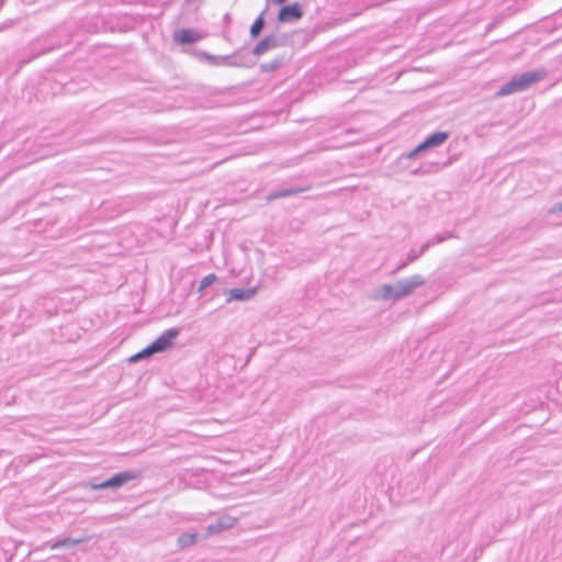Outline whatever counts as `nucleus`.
<instances>
[{"mask_svg":"<svg viewBox=\"0 0 562 562\" xmlns=\"http://www.w3.org/2000/svg\"><path fill=\"white\" fill-rule=\"evenodd\" d=\"M136 477V474L130 471L119 472L111 476L110 479L100 482V483H89L88 487L90 490L97 491V490H106V488H120L127 482L134 480Z\"/></svg>","mask_w":562,"mask_h":562,"instance_id":"3","label":"nucleus"},{"mask_svg":"<svg viewBox=\"0 0 562 562\" xmlns=\"http://www.w3.org/2000/svg\"><path fill=\"white\" fill-rule=\"evenodd\" d=\"M428 145L426 144V140L422 142L415 149V153L419 154L426 149H428Z\"/></svg>","mask_w":562,"mask_h":562,"instance_id":"24","label":"nucleus"},{"mask_svg":"<svg viewBox=\"0 0 562 562\" xmlns=\"http://www.w3.org/2000/svg\"><path fill=\"white\" fill-rule=\"evenodd\" d=\"M198 541V533H182L178 537L177 543L179 549H186L192 547Z\"/></svg>","mask_w":562,"mask_h":562,"instance_id":"13","label":"nucleus"},{"mask_svg":"<svg viewBox=\"0 0 562 562\" xmlns=\"http://www.w3.org/2000/svg\"><path fill=\"white\" fill-rule=\"evenodd\" d=\"M307 188L304 187H295V188H289V189H281L270 192L268 195V200H277L281 198H286L291 195H295L302 192H305Z\"/></svg>","mask_w":562,"mask_h":562,"instance_id":"10","label":"nucleus"},{"mask_svg":"<svg viewBox=\"0 0 562 562\" xmlns=\"http://www.w3.org/2000/svg\"><path fill=\"white\" fill-rule=\"evenodd\" d=\"M282 65H283V58L282 57L274 58L273 60H271L269 63L261 64L260 65V69H261L262 72H270V71L277 70Z\"/></svg>","mask_w":562,"mask_h":562,"instance_id":"16","label":"nucleus"},{"mask_svg":"<svg viewBox=\"0 0 562 562\" xmlns=\"http://www.w3.org/2000/svg\"><path fill=\"white\" fill-rule=\"evenodd\" d=\"M217 277L214 274V273H210L207 276H205L201 282H200V285L198 288V291L199 292H202L203 290H205L207 286H210L211 284H213L215 281H216Z\"/></svg>","mask_w":562,"mask_h":562,"instance_id":"18","label":"nucleus"},{"mask_svg":"<svg viewBox=\"0 0 562 562\" xmlns=\"http://www.w3.org/2000/svg\"><path fill=\"white\" fill-rule=\"evenodd\" d=\"M417 153H415V149L411 150L409 153L406 154V158L408 159H414L417 157Z\"/></svg>","mask_w":562,"mask_h":562,"instance_id":"26","label":"nucleus"},{"mask_svg":"<svg viewBox=\"0 0 562 562\" xmlns=\"http://www.w3.org/2000/svg\"><path fill=\"white\" fill-rule=\"evenodd\" d=\"M257 293V288H248V289H241V288H234L231 289L228 292V299L227 302L232 301H249L251 300Z\"/></svg>","mask_w":562,"mask_h":562,"instance_id":"7","label":"nucleus"},{"mask_svg":"<svg viewBox=\"0 0 562 562\" xmlns=\"http://www.w3.org/2000/svg\"><path fill=\"white\" fill-rule=\"evenodd\" d=\"M420 257L417 250L412 249L407 255V261L414 262Z\"/></svg>","mask_w":562,"mask_h":562,"instance_id":"21","label":"nucleus"},{"mask_svg":"<svg viewBox=\"0 0 562 562\" xmlns=\"http://www.w3.org/2000/svg\"><path fill=\"white\" fill-rule=\"evenodd\" d=\"M426 280L420 274H413L408 278L401 279L396 284V297L400 300L411 295L416 289L423 286Z\"/></svg>","mask_w":562,"mask_h":562,"instance_id":"4","label":"nucleus"},{"mask_svg":"<svg viewBox=\"0 0 562 562\" xmlns=\"http://www.w3.org/2000/svg\"><path fill=\"white\" fill-rule=\"evenodd\" d=\"M546 76L547 70L544 68L526 71L519 76H515L499 88L497 95H508L525 91L544 79Z\"/></svg>","mask_w":562,"mask_h":562,"instance_id":"1","label":"nucleus"},{"mask_svg":"<svg viewBox=\"0 0 562 562\" xmlns=\"http://www.w3.org/2000/svg\"><path fill=\"white\" fill-rule=\"evenodd\" d=\"M279 45L280 42L276 35H268L258 42L252 49V54L260 56L270 49L277 48Z\"/></svg>","mask_w":562,"mask_h":562,"instance_id":"6","label":"nucleus"},{"mask_svg":"<svg viewBox=\"0 0 562 562\" xmlns=\"http://www.w3.org/2000/svg\"><path fill=\"white\" fill-rule=\"evenodd\" d=\"M148 356H151V353H147V352H146V348H145V349H143L142 351H139V352L135 353L134 356H132V357L130 358V361H131V362H135V361H137V360H139V359H143V358H145V357H148Z\"/></svg>","mask_w":562,"mask_h":562,"instance_id":"20","label":"nucleus"},{"mask_svg":"<svg viewBox=\"0 0 562 562\" xmlns=\"http://www.w3.org/2000/svg\"><path fill=\"white\" fill-rule=\"evenodd\" d=\"M90 537H82V538H65L63 540H57L53 542H47L46 546L49 547L52 550L60 549V548H71L77 544H81L86 542Z\"/></svg>","mask_w":562,"mask_h":562,"instance_id":"8","label":"nucleus"},{"mask_svg":"<svg viewBox=\"0 0 562 562\" xmlns=\"http://www.w3.org/2000/svg\"><path fill=\"white\" fill-rule=\"evenodd\" d=\"M205 58L211 61L213 65L220 66V65H232L228 60L231 56H213L205 54Z\"/></svg>","mask_w":562,"mask_h":562,"instance_id":"17","label":"nucleus"},{"mask_svg":"<svg viewBox=\"0 0 562 562\" xmlns=\"http://www.w3.org/2000/svg\"><path fill=\"white\" fill-rule=\"evenodd\" d=\"M428 145L426 144V140L422 142L415 149V153L419 154L426 149H428Z\"/></svg>","mask_w":562,"mask_h":562,"instance_id":"23","label":"nucleus"},{"mask_svg":"<svg viewBox=\"0 0 562 562\" xmlns=\"http://www.w3.org/2000/svg\"><path fill=\"white\" fill-rule=\"evenodd\" d=\"M231 519H220L214 524H211L207 526V533L209 535H215L218 533L225 529H228L233 526V524L229 521Z\"/></svg>","mask_w":562,"mask_h":562,"instance_id":"14","label":"nucleus"},{"mask_svg":"<svg viewBox=\"0 0 562 562\" xmlns=\"http://www.w3.org/2000/svg\"><path fill=\"white\" fill-rule=\"evenodd\" d=\"M430 247L431 245L429 244V241H427L424 245H422L420 249L417 251L420 256H423Z\"/></svg>","mask_w":562,"mask_h":562,"instance_id":"25","label":"nucleus"},{"mask_svg":"<svg viewBox=\"0 0 562 562\" xmlns=\"http://www.w3.org/2000/svg\"><path fill=\"white\" fill-rule=\"evenodd\" d=\"M453 237L452 234L448 233V234H445V235H436L434 236L431 239H429V244L432 246L437 245V244H440L445 240H447L448 238H451Z\"/></svg>","mask_w":562,"mask_h":562,"instance_id":"19","label":"nucleus"},{"mask_svg":"<svg viewBox=\"0 0 562 562\" xmlns=\"http://www.w3.org/2000/svg\"><path fill=\"white\" fill-rule=\"evenodd\" d=\"M381 299L382 300H393V301H398L400 297H396V284L392 285V284H383L382 288H381Z\"/></svg>","mask_w":562,"mask_h":562,"instance_id":"15","label":"nucleus"},{"mask_svg":"<svg viewBox=\"0 0 562 562\" xmlns=\"http://www.w3.org/2000/svg\"><path fill=\"white\" fill-rule=\"evenodd\" d=\"M449 137L448 132H436L429 136L426 137V144L429 148L440 146L443 144Z\"/></svg>","mask_w":562,"mask_h":562,"instance_id":"11","label":"nucleus"},{"mask_svg":"<svg viewBox=\"0 0 562 562\" xmlns=\"http://www.w3.org/2000/svg\"><path fill=\"white\" fill-rule=\"evenodd\" d=\"M179 334L180 329L176 327L165 330L149 346L146 347V352L154 355L170 349L173 345V340L179 336Z\"/></svg>","mask_w":562,"mask_h":562,"instance_id":"2","label":"nucleus"},{"mask_svg":"<svg viewBox=\"0 0 562 562\" xmlns=\"http://www.w3.org/2000/svg\"><path fill=\"white\" fill-rule=\"evenodd\" d=\"M267 10H268V7H266V9L260 13V15L255 20V22L250 26V36L251 37L256 38L261 33V31L266 24L265 14H266Z\"/></svg>","mask_w":562,"mask_h":562,"instance_id":"12","label":"nucleus"},{"mask_svg":"<svg viewBox=\"0 0 562 562\" xmlns=\"http://www.w3.org/2000/svg\"><path fill=\"white\" fill-rule=\"evenodd\" d=\"M409 263H412L411 261H407V258L405 260H403L397 267L396 269L393 271V273H397L400 272L401 270H403L404 268H406Z\"/></svg>","mask_w":562,"mask_h":562,"instance_id":"22","label":"nucleus"},{"mask_svg":"<svg viewBox=\"0 0 562 562\" xmlns=\"http://www.w3.org/2000/svg\"><path fill=\"white\" fill-rule=\"evenodd\" d=\"M303 16V10L299 3L284 5L280 9L278 21L281 23H292Z\"/></svg>","mask_w":562,"mask_h":562,"instance_id":"5","label":"nucleus"},{"mask_svg":"<svg viewBox=\"0 0 562 562\" xmlns=\"http://www.w3.org/2000/svg\"><path fill=\"white\" fill-rule=\"evenodd\" d=\"M225 21H229V14L225 15Z\"/></svg>","mask_w":562,"mask_h":562,"instance_id":"28","label":"nucleus"},{"mask_svg":"<svg viewBox=\"0 0 562 562\" xmlns=\"http://www.w3.org/2000/svg\"><path fill=\"white\" fill-rule=\"evenodd\" d=\"M552 211H553V212H555V211L562 212V202H561V203H558V204L553 207V210H552Z\"/></svg>","mask_w":562,"mask_h":562,"instance_id":"27","label":"nucleus"},{"mask_svg":"<svg viewBox=\"0 0 562 562\" xmlns=\"http://www.w3.org/2000/svg\"><path fill=\"white\" fill-rule=\"evenodd\" d=\"M200 35L190 29H182L175 32V40L180 44L196 43L198 41H200Z\"/></svg>","mask_w":562,"mask_h":562,"instance_id":"9","label":"nucleus"}]
</instances>
